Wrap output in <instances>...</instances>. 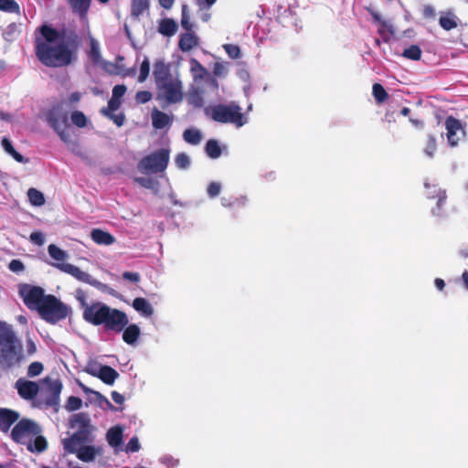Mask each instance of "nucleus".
<instances>
[{
    "mask_svg": "<svg viewBox=\"0 0 468 468\" xmlns=\"http://www.w3.org/2000/svg\"><path fill=\"white\" fill-rule=\"evenodd\" d=\"M36 55L48 67H64L74 58V46L49 26L44 25L36 31Z\"/></svg>",
    "mask_w": 468,
    "mask_h": 468,
    "instance_id": "obj_1",
    "label": "nucleus"
},
{
    "mask_svg": "<svg viewBox=\"0 0 468 468\" xmlns=\"http://www.w3.org/2000/svg\"><path fill=\"white\" fill-rule=\"evenodd\" d=\"M85 321L93 325H103L105 330L121 333L129 323L127 314L101 302L92 303L85 312Z\"/></svg>",
    "mask_w": 468,
    "mask_h": 468,
    "instance_id": "obj_2",
    "label": "nucleus"
},
{
    "mask_svg": "<svg viewBox=\"0 0 468 468\" xmlns=\"http://www.w3.org/2000/svg\"><path fill=\"white\" fill-rule=\"evenodd\" d=\"M24 358L22 343L12 326L0 321V368L11 370L18 367Z\"/></svg>",
    "mask_w": 468,
    "mask_h": 468,
    "instance_id": "obj_3",
    "label": "nucleus"
},
{
    "mask_svg": "<svg viewBox=\"0 0 468 468\" xmlns=\"http://www.w3.org/2000/svg\"><path fill=\"white\" fill-rule=\"evenodd\" d=\"M205 112L215 122L232 123L238 128L248 122V118L241 112V107L234 101L209 106Z\"/></svg>",
    "mask_w": 468,
    "mask_h": 468,
    "instance_id": "obj_4",
    "label": "nucleus"
},
{
    "mask_svg": "<svg viewBox=\"0 0 468 468\" xmlns=\"http://www.w3.org/2000/svg\"><path fill=\"white\" fill-rule=\"evenodd\" d=\"M169 160L170 150L161 148L142 158L137 165V168L141 173L146 175L164 173L167 168Z\"/></svg>",
    "mask_w": 468,
    "mask_h": 468,
    "instance_id": "obj_5",
    "label": "nucleus"
},
{
    "mask_svg": "<svg viewBox=\"0 0 468 468\" xmlns=\"http://www.w3.org/2000/svg\"><path fill=\"white\" fill-rule=\"evenodd\" d=\"M156 100L164 101L166 105L178 103L183 100V85L179 77L169 78L168 80L156 85Z\"/></svg>",
    "mask_w": 468,
    "mask_h": 468,
    "instance_id": "obj_6",
    "label": "nucleus"
},
{
    "mask_svg": "<svg viewBox=\"0 0 468 468\" xmlns=\"http://www.w3.org/2000/svg\"><path fill=\"white\" fill-rule=\"evenodd\" d=\"M37 313L47 322L56 324L67 317L69 308L54 295L48 294Z\"/></svg>",
    "mask_w": 468,
    "mask_h": 468,
    "instance_id": "obj_7",
    "label": "nucleus"
},
{
    "mask_svg": "<svg viewBox=\"0 0 468 468\" xmlns=\"http://www.w3.org/2000/svg\"><path fill=\"white\" fill-rule=\"evenodd\" d=\"M41 432L42 430L37 422L23 419L13 428L11 437L16 442L27 445L30 441H33L34 436Z\"/></svg>",
    "mask_w": 468,
    "mask_h": 468,
    "instance_id": "obj_8",
    "label": "nucleus"
},
{
    "mask_svg": "<svg viewBox=\"0 0 468 468\" xmlns=\"http://www.w3.org/2000/svg\"><path fill=\"white\" fill-rule=\"evenodd\" d=\"M47 120L59 138L63 142L69 143L70 140V133L68 130V114L63 112L59 106H56L49 111Z\"/></svg>",
    "mask_w": 468,
    "mask_h": 468,
    "instance_id": "obj_9",
    "label": "nucleus"
},
{
    "mask_svg": "<svg viewBox=\"0 0 468 468\" xmlns=\"http://www.w3.org/2000/svg\"><path fill=\"white\" fill-rule=\"evenodd\" d=\"M53 265L59 271L74 277L76 280L90 284L100 291L106 292L108 289V286L106 284L94 279L90 274L81 271L79 267L71 263L58 262Z\"/></svg>",
    "mask_w": 468,
    "mask_h": 468,
    "instance_id": "obj_10",
    "label": "nucleus"
},
{
    "mask_svg": "<svg viewBox=\"0 0 468 468\" xmlns=\"http://www.w3.org/2000/svg\"><path fill=\"white\" fill-rule=\"evenodd\" d=\"M19 294L25 304L31 310L38 311L45 302L47 295L44 290L37 286L23 284L19 287Z\"/></svg>",
    "mask_w": 468,
    "mask_h": 468,
    "instance_id": "obj_11",
    "label": "nucleus"
},
{
    "mask_svg": "<svg viewBox=\"0 0 468 468\" xmlns=\"http://www.w3.org/2000/svg\"><path fill=\"white\" fill-rule=\"evenodd\" d=\"M85 371L93 377L99 378L107 385H112L119 378V373L115 369L96 361L89 362Z\"/></svg>",
    "mask_w": 468,
    "mask_h": 468,
    "instance_id": "obj_12",
    "label": "nucleus"
},
{
    "mask_svg": "<svg viewBox=\"0 0 468 468\" xmlns=\"http://www.w3.org/2000/svg\"><path fill=\"white\" fill-rule=\"evenodd\" d=\"M62 389V384L58 378H45L42 380V390L48 393L46 404L48 406H57L59 401V395Z\"/></svg>",
    "mask_w": 468,
    "mask_h": 468,
    "instance_id": "obj_13",
    "label": "nucleus"
},
{
    "mask_svg": "<svg viewBox=\"0 0 468 468\" xmlns=\"http://www.w3.org/2000/svg\"><path fill=\"white\" fill-rule=\"evenodd\" d=\"M446 136L451 146L458 144L464 137L465 132L459 120L450 116L445 121Z\"/></svg>",
    "mask_w": 468,
    "mask_h": 468,
    "instance_id": "obj_14",
    "label": "nucleus"
},
{
    "mask_svg": "<svg viewBox=\"0 0 468 468\" xmlns=\"http://www.w3.org/2000/svg\"><path fill=\"white\" fill-rule=\"evenodd\" d=\"M15 387L18 395L27 400L33 399L38 393L40 388L37 382L20 378L16 380Z\"/></svg>",
    "mask_w": 468,
    "mask_h": 468,
    "instance_id": "obj_15",
    "label": "nucleus"
},
{
    "mask_svg": "<svg viewBox=\"0 0 468 468\" xmlns=\"http://www.w3.org/2000/svg\"><path fill=\"white\" fill-rule=\"evenodd\" d=\"M70 427L74 432H81V436L90 438L91 431L90 420L86 413H77L71 417Z\"/></svg>",
    "mask_w": 468,
    "mask_h": 468,
    "instance_id": "obj_16",
    "label": "nucleus"
},
{
    "mask_svg": "<svg viewBox=\"0 0 468 468\" xmlns=\"http://www.w3.org/2000/svg\"><path fill=\"white\" fill-rule=\"evenodd\" d=\"M425 187L427 188V197L429 198L438 197L436 207L432 208L431 213L436 217H442V207L445 204L446 200V192L440 188H437L435 186H430L428 183H425Z\"/></svg>",
    "mask_w": 468,
    "mask_h": 468,
    "instance_id": "obj_17",
    "label": "nucleus"
},
{
    "mask_svg": "<svg viewBox=\"0 0 468 468\" xmlns=\"http://www.w3.org/2000/svg\"><path fill=\"white\" fill-rule=\"evenodd\" d=\"M88 441L90 438L81 436V432H74L69 438L62 440V445L65 452L76 453Z\"/></svg>",
    "mask_w": 468,
    "mask_h": 468,
    "instance_id": "obj_18",
    "label": "nucleus"
},
{
    "mask_svg": "<svg viewBox=\"0 0 468 468\" xmlns=\"http://www.w3.org/2000/svg\"><path fill=\"white\" fill-rule=\"evenodd\" d=\"M153 76L156 85L174 78L176 75L170 73V67L164 59H157L154 64Z\"/></svg>",
    "mask_w": 468,
    "mask_h": 468,
    "instance_id": "obj_19",
    "label": "nucleus"
},
{
    "mask_svg": "<svg viewBox=\"0 0 468 468\" xmlns=\"http://www.w3.org/2000/svg\"><path fill=\"white\" fill-rule=\"evenodd\" d=\"M151 119L152 124L155 129L170 127L173 122V115L165 113L157 109L152 111Z\"/></svg>",
    "mask_w": 468,
    "mask_h": 468,
    "instance_id": "obj_20",
    "label": "nucleus"
},
{
    "mask_svg": "<svg viewBox=\"0 0 468 468\" xmlns=\"http://www.w3.org/2000/svg\"><path fill=\"white\" fill-rule=\"evenodd\" d=\"M18 418L17 412L8 409H0V430L5 432L7 431Z\"/></svg>",
    "mask_w": 468,
    "mask_h": 468,
    "instance_id": "obj_21",
    "label": "nucleus"
},
{
    "mask_svg": "<svg viewBox=\"0 0 468 468\" xmlns=\"http://www.w3.org/2000/svg\"><path fill=\"white\" fill-rule=\"evenodd\" d=\"M122 332V340L130 346H136L138 338L141 335L139 326L135 324H127Z\"/></svg>",
    "mask_w": 468,
    "mask_h": 468,
    "instance_id": "obj_22",
    "label": "nucleus"
},
{
    "mask_svg": "<svg viewBox=\"0 0 468 468\" xmlns=\"http://www.w3.org/2000/svg\"><path fill=\"white\" fill-rule=\"evenodd\" d=\"M90 238L98 245L109 246L115 242V238L111 233L101 229H92Z\"/></svg>",
    "mask_w": 468,
    "mask_h": 468,
    "instance_id": "obj_23",
    "label": "nucleus"
},
{
    "mask_svg": "<svg viewBox=\"0 0 468 468\" xmlns=\"http://www.w3.org/2000/svg\"><path fill=\"white\" fill-rule=\"evenodd\" d=\"M198 45V37L195 35V33L187 31L180 36L179 39V48L183 52L190 51L193 48Z\"/></svg>",
    "mask_w": 468,
    "mask_h": 468,
    "instance_id": "obj_24",
    "label": "nucleus"
},
{
    "mask_svg": "<svg viewBox=\"0 0 468 468\" xmlns=\"http://www.w3.org/2000/svg\"><path fill=\"white\" fill-rule=\"evenodd\" d=\"M178 26L172 18H163L159 21L158 32L165 37H172L177 31Z\"/></svg>",
    "mask_w": 468,
    "mask_h": 468,
    "instance_id": "obj_25",
    "label": "nucleus"
},
{
    "mask_svg": "<svg viewBox=\"0 0 468 468\" xmlns=\"http://www.w3.org/2000/svg\"><path fill=\"white\" fill-rule=\"evenodd\" d=\"M133 307L144 317H150L154 314V308L151 303L142 297L133 300Z\"/></svg>",
    "mask_w": 468,
    "mask_h": 468,
    "instance_id": "obj_26",
    "label": "nucleus"
},
{
    "mask_svg": "<svg viewBox=\"0 0 468 468\" xmlns=\"http://www.w3.org/2000/svg\"><path fill=\"white\" fill-rule=\"evenodd\" d=\"M101 452V448L94 446L83 445L75 454L77 457L83 462H91L95 459L97 454Z\"/></svg>",
    "mask_w": 468,
    "mask_h": 468,
    "instance_id": "obj_27",
    "label": "nucleus"
},
{
    "mask_svg": "<svg viewBox=\"0 0 468 468\" xmlns=\"http://www.w3.org/2000/svg\"><path fill=\"white\" fill-rule=\"evenodd\" d=\"M122 429L119 426L111 428L107 432L108 443L114 449H118L122 443Z\"/></svg>",
    "mask_w": 468,
    "mask_h": 468,
    "instance_id": "obj_28",
    "label": "nucleus"
},
{
    "mask_svg": "<svg viewBox=\"0 0 468 468\" xmlns=\"http://www.w3.org/2000/svg\"><path fill=\"white\" fill-rule=\"evenodd\" d=\"M27 449L31 452H43L48 447V441L41 433L34 436L33 441H30L27 445Z\"/></svg>",
    "mask_w": 468,
    "mask_h": 468,
    "instance_id": "obj_29",
    "label": "nucleus"
},
{
    "mask_svg": "<svg viewBox=\"0 0 468 468\" xmlns=\"http://www.w3.org/2000/svg\"><path fill=\"white\" fill-rule=\"evenodd\" d=\"M202 133L197 128L186 129L183 133L184 140L190 144L197 145L202 140Z\"/></svg>",
    "mask_w": 468,
    "mask_h": 468,
    "instance_id": "obj_30",
    "label": "nucleus"
},
{
    "mask_svg": "<svg viewBox=\"0 0 468 468\" xmlns=\"http://www.w3.org/2000/svg\"><path fill=\"white\" fill-rule=\"evenodd\" d=\"M148 8L149 0H132L131 15L133 18H138Z\"/></svg>",
    "mask_w": 468,
    "mask_h": 468,
    "instance_id": "obj_31",
    "label": "nucleus"
},
{
    "mask_svg": "<svg viewBox=\"0 0 468 468\" xmlns=\"http://www.w3.org/2000/svg\"><path fill=\"white\" fill-rule=\"evenodd\" d=\"M2 146L5 149V151L10 154L16 161L18 163H27L28 160L26 159L22 154L17 153L15 148L13 147L11 142L7 138L2 139Z\"/></svg>",
    "mask_w": 468,
    "mask_h": 468,
    "instance_id": "obj_32",
    "label": "nucleus"
},
{
    "mask_svg": "<svg viewBox=\"0 0 468 468\" xmlns=\"http://www.w3.org/2000/svg\"><path fill=\"white\" fill-rule=\"evenodd\" d=\"M205 151L207 154L212 159H217L221 155V148L217 140L214 139H210L207 142Z\"/></svg>",
    "mask_w": 468,
    "mask_h": 468,
    "instance_id": "obj_33",
    "label": "nucleus"
},
{
    "mask_svg": "<svg viewBox=\"0 0 468 468\" xmlns=\"http://www.w3.org/2000/svg\"><path fill=\"white\" fill-rule=\"evenodd\" d=\"M458 18L451 13L443 15L440 17L439 24L445 30H451L457 27Z\"/></svg>",
    "mask_w": 468,
    "mask_h": 468,
    "instance_id": "obj_34",
    "label": "nucleus"
},
{
    "mask_svg": "<svg viewBox=\"0 0 468 468\" xmlns=\"http://www.w3.org/2000/svg\"><path fill=\"white\" fill-rule=\"evenodd\" d=\"M27 197L33 206L40 207L45 204L44 195L36 188H29Z\"/></svg>",
    "mask_w": 468,
    "mask_h": 468,
    "instance_id": "obj_35",
    "label": "nucleus"
},
{
    "mask_svg": "<svg viewBox=\"0 0 468 468\" xmlns=\"http://www.w3.org/2000/svg\"><path fill=\"white\" fill-rule=\"evenodd\" d=\"M217 0H197V5L202 12L200 18L204 22H207L210 19V14L207 10L216 3Z\"/></svg>",
    "mask_w": 468,
    "mask_h": 468,
    "instance_id": "obj_36",
    "label": "nucleus"
},
{
    "mask_svg": "<svg viewBox=\"0 0 468 468\" xmlns=\"http://www.w3.org/2000/svg\"><path fill=\"white\" fill-rule=\"evenodd\" d=\"M378 33L382 37L383 40L388 42L390 37L394 34V28L389 21L384 20L378 27Z\"/></svg>",
    "mask_w": 468,
    "mask_h": 468,
    "instance_id": "obj_37",
    "label": "nucleus"
},
{
    "mask_svg": "<svg viewBox=\"0 0 468 468\" xmlns=\"http://www.w3.org/2000/svg\"><path fill=\"white\" fill-rule=\"evenodd\" d=\"M48 252L49 256L57 261H63L68 258L67 252L54 244L48 246Z\"/></svg>",
    "mask_w": 468,
    "mask_h": 468,
    "instance_id": "obj_38",
    "label": "nucleus"
},
{
    "mask_svg": "<svg viewBox=\"0 0 468 468\" xmlns=\"http://www.w3.org/2000/svg\"><path fill=\"white\" fill-rule=\"evenodd\" d=\"M90 0H69L70 5L73 10L80 16L86 14L89 9Z\"/></svg>",
    "mask_w": 468,
    "mask_h": 468,
    "instance_id": "obj_39",
    "label": "nucleus"
},
{
    "mask_svg": "<svg viewBox=\"0 0 468 468\" xmlns=\"http://www.w3.org/2000/svg\"><path fill=\"white\" fill-rule=\"evenodd\" d=\"M90 57L95 64L102 63L99 43L93 38L90 39Z\"/></svg>",
    "mask_w": 468,
    "mask_h": 468,
    "instance_id": "obj_40",
    "label": "nucleus"
},
{
    "mask_svg": "<svg viewBox=\"0 0 468 468\" xmlns=\"http://www.w3.org/2000/svg\"><path fill=\"white\" fill-rule=\"evenodd\" d=\"M139 70H140V74L138 77V81L143 83L147 80L149 73H150V60L147 57L144 58V59L140 65Z\"/></svg>",
    "mask_w": 468,
    "mask_h": 468,
    "instance_id": "obj_41",
    "label": "nucleus"
},
{
    "mask_svg": "<svg viewBox=\"0 0 468 468\" xmlns=\"http://www.w3.org/2000/svg\"><path fill=\"white\" fill-rule=\"evenodd\" d=\"M373 95L378 103L384 102L388 97L383 86L378 83L373 85Z\"/></svg>",
    "mask_w": 468,
    "mask_h": 468,
    "instance_id": "obj_42",
    "label": "nucleus"
},
{
    "mask_svg": "<svg viewBox=\"0 0 468 468\" xmlns=\"http://www.w3.org/2000/svg\"><path fill=\"white\" fill-rule=\"evenodd\" d=\"M71 121L77 127L82 128L87 125L88 119L82 112L75 111L71 113Z\"/></svg>",
    "mask_w": 468,
    "mask_h": 468,
    "instance_id": "obj_43",
    "label": "nucleus"
},
{
    "mask_svg": "<svg viewBox=\"0 0 468 468\" xmlns=\"http://www.w3.org/2000/svg\"><path fill=\"white\" fill-rule=\"evenodd\" d=\"M403 56L412 60H419L421 56V50L418 46L412 45L403 51Z\"/></svg>",
    "mask_w": 468,
    "mask_h": 468,
    "instance_id": "obj_44",
    "label": "nucleus"
},
{
    "mask_svg": "<svg viewBox=\"0 0 468 468\" xmlns=\"http://www.w3.org/2000/svg\"><path fill=\"white\" fill-rule=\"evenodd\" d=\"M175 164L179 169H187L190 165V157L185 153H180L176 155Z\"/></svg>",
    "mask_w": 468,
    "mask_h": 468,
    "instance_id": "obj_45",
    "label": "nucleus"
},
{
    "mask_svg": "<svg viewBox=\"0 0 468 468\" xmlns=\"http://www.w3.org/2000/svg\"><path fill=\"white\" fill-rule=\"evenodd\" d=\"M159 463L166 468H176L179 465V459L170 454H165L159 458Z\"/></svg>",
    "mask_w": 468,
    "mask_h": 468,
    "instance_id": "obj_46",
    "label": "nucleus"
},
{
    "mask_svg": "<svg viewBox=\"0 0 468 468\" xmlns=\"http://www.w3.org/2000/svg\"><path fill=\"white\" fill-rule=\"evenodd\" d=\"M222 189V184L218 181H212L207 185V194L208 197L215 198L217 197Z\"/></svg>",
    "mask_w": 468,
    "mask_h": 468,
    "instance_id": "obj_47",
    "label": "nucleus"
},
{
    "mask_svg": "<svg viewBox=\"0 0 468 468\" xmlns=\"http://www.w3.org/2000/svg\"><path fill=\"white\" fill-rule=\"evenodd\" d=\"M0 10L9 13H18L19 6L14 0H0Z\"/></svg>",
    "mask_w": 468,
    "mask_h": 468,
    "instance_id": "obj_48",
    "label": "nucleus"
},
{
    "mask_svg": "<svg viewBox=\"0 0 468 468\" xmlns=\"http://www.w3.org/2000/svg\"><path fill=\"white\" fill-rule=\"evenodd\" d=\"M181 26L186 31H190L192 29V24L190 23L189 9L186 5H183L182 6Z\"/></svg>",
    "mask_w": 468,
    "mask_h": 468,
    "instance_id": "obj_49",
    "label": "nucleus"
},
{
    "mask_svg": "<svg viewBox=\"0 0 468 468\" xmlns=\"http://www.w3.org/2000/svg\"><path fill=\"white\" fill-rule=\"evenodd\" d=\"M222 48H224V50L226 51V53L228 54V56L232 58V59H236V58H239L240 57V48L239 46L237 45H233V44H224L222 46Z\"/></svg>",
    "mask_w": 468,
    "mask_h": 468,
    "instance_id": "obj_50",
    "label": "nucleus"
},
{
    "mask_svg": "<svg viewBox=\"0 0 468 468\" xmlns=\"http://www.w3.org/2000/svg\"><path fill=\"white\" fill-rule=\"evenodd\" d=\"M75 297L76 299L79 301V303H80V307L81 309L83 310V319L85 320V312L87 311V309L89 307H91L92 306V303L89 304L86 301V294L85 292L79 289L75 292Z\"/></svg>",
    "mask_w": 468,
    "mask_h": 468,
    "instance_id": "obj_51",
    "label": "nucleus"
},
{
    "mask_svg": "<svg viewBox=\"0 0 468 468\" xmlns=\"http://www.w3.org/2000/svg\"><path fill=\"white\" fill-rule=\"evenodd\" d=\"M436 152V140L432 135L428 136V140L424 148V153L429 157H433Z\"/></svg>",
    "mask_w": 468,
    "mask_h": 468,
    "instance_id": "obj_52",
    "label": "nucleus"
},
{
    "mask_svg": "<svg viewBox=\"0 0 468 468\" xmlns=\"http://www.w3.org/2000/svg\"><path fill=\"white\" fill-rule=\"evenodd\" d=\"M135 181L148 189H157L158 183L151 177H137Z\"/></svg>",
    "mask_w": 468,
    "mask_h": 468,
    "instance_id": "obj_53",
    "label": "nucleus"
},
{
    "mask_svg": "<svg viewBox=\"0 0 468 468\" xmlns=\"http://www.w3.org/2000/svg\"><path fill=\"white\" fill-rule=\"evenodd\" d=\"M43 371V365L40 362H33L29 365L27 368V376L29 378H34L41 374Z\"/></svg>",
    "mask_w": 468,
    "mask_h": 468,
    "instance_id": "obj_54",
    "label": "nucleus"
},
{
    "mask_svg": "<svg viewBox=\"0 0 468 468\" xmlns=\"http://www.w3.org/2000/svg\"><path fill=\"white\" fill-rule=\"evenodd\" d=\"M82 405V401L80 398L71 396L68 399L66 409L69 411L79 410Z\"/></svg>",
    "mask_w": 468,
    "mask_h": 468,
    "instance_id": "obj_55",
    "label": "nucleus"
},
{
    "mask_svg": "<svg viewBox=\"0 0 468 468\" xmlns=\"http://www.w3.org/2000/svg\"><path fill=\"white\" fill-rule=\"evenodd\" d=\"M120 105H121V101H119V100L115 99V98H112L109 101V102H108V108L107 109H102L101 112L104 115H110L111 113H112L113 112L118 110Z\"/></svg>",
    "mask_w": 468,
    "mask_h": 468,
    "instance_id": "obj_56",
    "label": "nucleus"
},
{
    "mask_svg": "<svg viewBox=\"0 0 468 468\" xmlns=\"http://www.w3.org/2000/svg\"><path fill=\"white\" fill-rule=\"evenodd\" d=\"M141 445L137 437H133L127 443L125 451L127 452H136L140 450Z\"/></svg>",
    "mask_w": 468,
    "mask_h": 468,
    "instance_id": "obj_57",
    "label": "nucleus"
},
{
    "mask_svg": "<svg viewBox=\"0 0 468 468\" xmlns=\"http://www.w3.org/2000/svg\"><path fill=\"white\" fill-rule=\"evenodd\" d=\"M80 387L81 388V389L86 393H92L94 394L99 399L100 401H103L105 402L106 405L108 406H112L111 405V402L105 398L103 397L101 393L97 392V391H93L91 390L90 388H89L88 387H86L85 385L80 383Z\"/></svg>",
    "mask_w": 468,
    "mask_h": 468,
    "instance_id": "obj_58",
    "label": "nucleus"
},
{
    "mask_svg": "<svg viewBox=\"0 0 468 468\" xmlns=\"http://www.w3.org/2000/svg\"><path fill=\"white\" fill-rule=\"evenodd\" d=\"M30 241L36 245L41 246L45 242L44 235L39 231H35L30 234Z\"/></svg>",
    "mask_w": 468,
    "mask_h": 468,
    "instance_id": "obj_59",
    "label": "nucleus"
},
{
    "mask_svg": "<svg viewBox=\"0 0 468 468\" xmlns=\"http://www.w3.org/2000/svg\"><path fill=\"white\" fill-rule=\"evenodd\" d=\"M135 98L138 102L146 103L152 99V93L147 90L138 91Z\"/></svg>",
    "mask_w": 468,
    "mask_h": 468,
    "instance_id": "obj_60",
    "label": "nucleus"
},
{
    "mask_svg": "<svg viewBox=\"0 0 468 468\" xmlns=\"http://www.w3.org/2000/svg\"><path fill=\"white\" fill-rule=\"evenodd\" d=\"M228 73V65L223 63H216L214 66V74L218 77H224Z\"/></svg>",
    "mask_w": 468,
    "mask_h": 468,
    "instance_id": "obj_61",
    "label": "nucleus"
},
{
    "mask_svg": "<svg viewBox=\"0 0 468 468\" xmlns=\"http://www.w3.org/2000/svg\"><path fill=\"white\" fill-rule=\"evenodd\" d=\"M9 269L10 271H12L13 272H20L22 271H24L25 269V266L23 264V262L19 260H12L9 263Z\"/></svg>",
    "mask_w": 468,
    "mask_h": 468,
    "instance_id": "obj_62",
    "label": "nucleus"
},
{
    "mask_svg": "<svg viewBox=\"0 0 468 468\" xmlns=\"http://www.w3.org/2000/svg\"><path fill=\"white\" fill-rule=\"evenodd\" d=\"M126 87L124 85H116L112 90V98L121 101V98L125 94Z\"/></svg>",
    "mask_w": 468,
    "mask_h": 468,
    "instance_id": "obj_63",
    "label": "nucleus"
},
{
    "mask_svg": "<svg viewBox=\"0 0 468 468\" xmlns=\"http://www.w3.org/2000/svg\"><path fill=\"white\" fill-rule=\"evenodd\" d=\"M122 278L124 280L130 281L132 282L137 283L140 282V274L138 272H131V271H124L122 273Z\"/></svg>",
    "mask_w": 468,
    "mask_h": 468,
    "instance_id": "obj_64",
    "label": "nucleus"
}]
</instances>
